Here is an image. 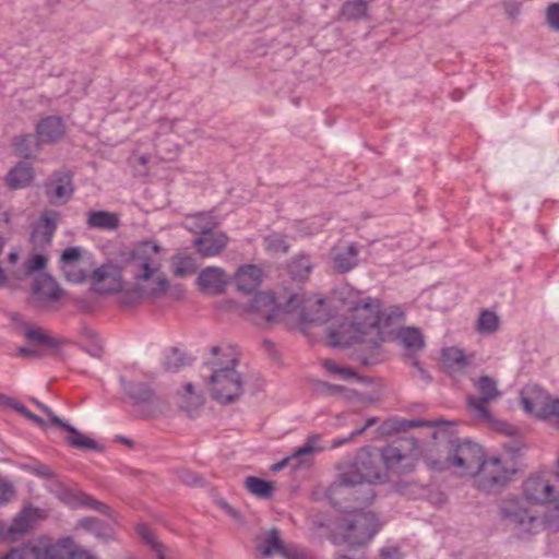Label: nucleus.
<instances>
[{
    "instance_id": "nucleus-18",
    "label": "nucleus",
    "mask_w": 559,
    "mask_h": 559,
    "mask_svg": "<svg viewBox=\"0 0 559 559\" xmlns=\"http://www.w3.org/2000/svg\"><path fill=\"white\" fill-rule=\"evenodd\" d=\"M227 284V277L223 269L209 266L199 274L198 285L200 289L209 295L222 294Z\"/></svg>"
},
{
    "instance_id": "nucleus-15",
    "label": "nucleus",
    "mask_w": 559,
    "mask_h": 559,
    "mask_svg": "<svg viewBox=\"0 0 559 559\" xmlns=\"http://www.w3.org/2000/svg\"><path fill=\"white\" fill-rule=\"evenodd\" d=\"M46 193L55 205L67 203L73 193L71 176L68 173L55 174L46 185Z\"/></svg>"
},
{
    "instance_id": "nucleus-39",
    "label": "nucleus",
    "mask_w": 559,
    "mask_h": 559,
    "mask_svg": "<svg viewBox=\"0 0 559 559\" xmlns=\"http://www.w3.org/2000/svg\"><path fill=\"white\" fill-rule=\"evenodd\" d=\"M62 428L70 433V436L67 438V441L71 447L76 449H97V443L94 440L82 435L72 425L67 423Z\"/></svg>"
},
{
    "instance_id": "nucleus-12",
    "label": "nucleus",
    "mask_w": 559,
    "mask_h": 559,
    "mask_svg": "<svg viewBox=\"0 0 559 559\" xmlns=\"http://www.w3.org/2000/svg\"><path fill=\"white\" fill-rule=\"evenodd\" d=\"M475 386L479 393V397L468 396V407L479 418L489 420L490 414L485 404L496 400L500 395V392L497 389V383L490 377L483 376L475 382Z\"/></svg>"
},
{
    "instance_id": "nucleus-47",
    "label": "nucleus",
    "mask_w": 559,
    "mask_h": 559,
    "mask_svg": "<svg viewBox=\"0 0 559 559\" xmlns=\"http://www.w3.org/2000/svg\"><path fill=\"white\" fill-rule=\"evenodd\" d=\"M78 498H79V501L83 506L88 507V508L94 509V510H97V511H99L103 514L110 515L109 507H107L106 504L95 500L93 497H91V496H88L86 493L80 492Z\"/></svg>"
},
{
    "instance_id": "nucleus-36",
    "label": "nucleus",
    "mask_w": 559,
    "mask_h": 559,
    "mask_svg": "<svg viewBox=\"0 0 559 559\" xmlns=\"http://www.w3.org/2000/svg\"><path fill=\"white\" fill-rule=\"evenodd\" d=\"M245 487L250 493L259 498H270L273 492V483L254 476H248L245 479Z\"/></svg>"
},
{
    "instance_id": "nucleus-31",
    "label": "nucleus",
    "mask_w": 559,
    "mask_h": 559,
    "mask_svg": "<svg viewBox=\"0 0 559 559\" xmlns=\"http://www.w3.org/2000/svg\"><path fill=\"white\" fill-rule=\"evenodd\" d=\"M258 549L262 552L264 557H270L275 552L281 555L285 554L284 544L280 537V530L272 528L270 530L263 540L258 545Z\"/></svg>"
},
{
    "instance_id": "nucleus-16",
    "label": "nucleus",
    "mask_w": 559,
    "mask_h": 559,
    "mask_svg": "<svg viewBox=\"0 0 559 559\" xmlns=\"http://www.w3.org/2000/svg\"><path fill=\"white\" fill-rule=\"evenodd\" d=\"M379 457L385 467L396 473L405 472L412 462V456L404 450L403 442H393L382 449Z\"/></svg>"
},
{
    "instance_id": "nucleus-29",
    "label": "nucleus",
    "mask_w": 559,
    "mask_h": 559,
    "mask_svg": "<svg viewBox=\"0 0 559 559\" xmlns=\"http://www.w3.org/2000/svg\"><path fill=\"white\" fill-rule=\"evenodd\" d=\"M173 273L178 277H186L197 272L198 264L191 254L178 253L171 258Z\"/></svg>"
},
{
    "instance_id": "nucleus-44",
    "label": "nucleus",
    "mask_w": 559,
    "mask_h": 559,
    "mask_svg": "<svg viewBox=\"0 0 559 559\" xmlns=\"http://www.w3.org/2000/svg\"><path fill=\"white\" fill-rule=\"evenodd\" d=\"M80 524L82 527H85V528L94 532L99 537L108 538L110 536V532H109L110 530L107 526H105L103 524V522H100L97 519L86 518V519L81 520Z\"/></svg>"
},
{
    "instance_id": "nucleus-50",
    "label": "nucleus",
    "mask_w": 559,
    "mask_h": 559,
    "mask_svg": "<svg viewBox=\"0 0 559 559\" xmlns=\"http://www.w3.org/2000/svg\"><path fill=\"white\" fill-rule=\"evenodd\" d=\"M502 7L509 19H516L521 13L522 2L520 0H503Z\"/></svg>"
},
{
    "instance_id": "nucleus-19",
    "label": "nucleus",
    "mask_w": 559,
    "mask_h": 559,
    "mask_svg": "<svg viewBox=\"0 0 559 559\" xmlns=\"http://www.w3.org/2000/svg\"><path fill=\"white\" fill-rule=\"evenodd\" d=\"M326 447L322 444L321 442V436L320 435H311L308 437L306 442L294 450L293 454L286 459H284L282 462H278L273 465V471H280L284 466L287 465L290 461H297L298 464L306 463L307 457L313 455L314 453H319L323 451Z\"/></svg>"
},
{
    "instance_id": "nucleus-60",
    "label": "nucleus",
    "mask_w": 559,
    "mask_h": 559,
    "mask_svg": "<svg viewBox=\"0 0 559 559\" xmlns=\"http://www.w3.org/2000/svg\"><path fill=\"white\" fill-rule=\"evenodd\" d=\"M24 416H25L26 418L31 419L32 421L36 423V424H37V425H39V426H43V427H44V426L46 425V424H45V421H44L40 417H38L37 415L33 414V413H32L31 411H28V409L26 411V413L24 414Z\"/></svg>"
},
{
    "instance_id": "nucleus-52",
    "label": "nucleus",
    "mask_w": 559,
    "mask_h": 559,
    "mask_svg": "<svg viewBox=\"0 0 559 559\" xmlns=\"http://www.w3.org/2000/svg\"><path fill=\"white\" fill-rule=\"evenodd\" d=\"M24 468L26 471L31 472L32 474L43 477V478H52L53 477V473L46 465H44L41 463L25 465Z\"/></svg>"
},
{
    "instance_id": "nucleus-48",
    "label": "nucleus",
    "mask_w": 559,
    "mask_h": 559,
    "mask_svg": "<svg viewBox=\"0 0 559 559\" xmlns=\"http://www.w3.org/2000/svg\"><path fill=\"white\" fill-rule=\"evenodd\" d=\"M15 495V489L11 483L0 477V507L9 503Z\"/></svg>"
},
{
    "instance_id": "nucleus-57",
    "label": "nucleus",
    "mask_w": 559,
    "mask_h": 559,
    "mask_svg": "<svg viewBox=\"0 0 559 559\" xmlns=\"http://www.w3.org/2000/svg\"><path fill=\"white\" fill-rule=\"evenodd\" d=\"M381 559H402L401 554L395 547H385L381 550Z\"/></svg>"
},
{
    "instance_id": "nucleus-51",
    "label": "nucleus",
    "mask_w": 559,
    "mask_h": 559,
    "mask_svg": "<svg viewBox=\"0 0 559 559\" xmlns=\"http://www.w3.org/2000/svg\"><path fill=\"white\" fill-rule=\"evenodd\" d=\"M46 262L47 261L45 257L40 254L33 255L32 258L28 259V261L25 264L26 274H31L33 272L45 269Z\"/></svg>"
},
{
    "instance_id": "nucleus-55",
    "label": "nucleus",
    "mask_w": 559,
    "mask_h": 559,
    "mask_svg": "<svg viewBox=\"0 0 559 559\" xmlns=\"http://www.w3.org/2000/svg\"><path fill=\"white\" fill-rule=\"evenodd\" d=\"M69 559H97L96 556L91 554L88 550L73 545Z\"/></svg>"
},
{
    "instance_id": "nucleus-14",
    "label": "nucleus",
    "mask_w": 559,
    "mask_h": 559,
    "mask_svg": "<svg viewBox=\"0 0 559 559\" xmlns=\"http://www.w3.org/2000/svg\"><path fill=\"white\" fill-rule=\"evenodd\" d=\"M124 394L135 405H150L160 408L163 402L157 397L146 383L127 381L124 377L120 378Z\"/></svg>"
},
{
    "instance_id": "nucleus-24",
    "label": "nucleus",
    "mask_w": 559,
    "mask_h": 559,
    "mask_svg": "<svg viewBox=\"0 0 559 559\" xmlns=\"http://www.w3.org/2000/svg\"><path fill=\"white\" fill-rule=\"evenodd\" d=\"M262 281V271L252 264L243 265L238 269L235 275L236 287L239 292L251 294Z\"/></svg>"
},
{
    "instance_id": "nucleus-2",
    "label": "nucleus",
    "mask_w": 559,
    "mask_h": 559,
    "mask_svg": "<svg viewBox=\"0 0 559 559\" xmlns=\"http://www.w3.org/2000/svg\"><path fill=\"white\" fill-rule=\"evenodd\" d=\"M524 498L503 502L501 512L521 534H536L543 528L559 530V496L540 476L530 477L523 486Z\"/></svg>"
},
{
    "instance_id": "nucleus-5",
    "label": "nucleus",
    "mask_w": 559,
    "mask_h": 559,
    "mask_svg": "<svg viewBox=\"0 0 559 559\" xmlns=\"http://www.w3.org/2000/svg\"><path fill=\"white\" fill-rule=\"evenodd\" d=\"M379 454L369 448L360 449L354 462L346 471L340 474L338 485L344 487L360 486V491L364 495L362 500L370 502L374 498L372 484L384 479V475L379 466Z\"/></svg>"
},
{
    "instance_id": "nucleus-46",
    "label": "nucleus",
    "mask_w": 559,
    "mask_h": 559,
    "mask_svg": "<svg viewBox=\"0 0 559 559\" xmlns=\"http://www.w3.org/2000/svg\"><path fill=\"white\" fill-rule=\"evenodd\" d=\"M538 417L543 419H555L559 423V399L549 396Z\"/></svg>"
},
{
    "instance_id": "nucleus-63",
    "label": "nucleus",
    "mask_w": 559,
    "mask_h": 559,
    "mask_svg": "<svg viewBox=\"0 0 559 559\" xmlns=\"http://www.w3.org/2000/svg\"><path fill=\"white\" fill-rule=\"evenodd\" d=\"M323 366L331 373H334L337 370V368L340 367L338 365H336L334 361H331V360H325Z\"/></svg>"
},
{
    "instance_id": "nucleus-21",
    "label": "nucleus",
    "mask_w": 559,
    "mask_h": 559,
    "mask_svg": "<svg viewBox=\"0 0 559 559\" xmlns=\"http://www.w3.org/2000/svg\"><path fill=\"white\" fill-rule=\"evenodd\" d=\"M549 396L539 385L527 384L521 391V404L527 413L538 417Z\"/></svg>"
},
{
    "instance_id": "nucleus-13",
    "label": "nucleus",
    "mask_w": 559,
    "mask_h": 559,
    "mask_svg": "<svg viewBox=\"0 0 559 559\" xmlns=\"http://www.w3.org/2000/svg\"><path fill=\"white\" fill-rule=\"evenodd\" d=\"M278 311L275 297L270 292H260L250 301L248 313L257 325H264L273 321Z\"/></svg>"
},
{
    "instance_id": "nucleus-58",
    "label": "nucleus",
    "mask_w": 559,
    "mask_h": 559,
    "mask_svg": "<svg viewBox=\"0 0 559 559\" xmlns=\"http://www.w3.org/2000/svg\"><path fill=\"white\" fill-rule=\"evenodd\" d=\"M335 559H364V552L361 549H349L346 554H340Z\"/></svg>"
},
{
    "instance_id": "nucleus-56",
    "label": "nucleus",
    "mask_w": 559,
    "mask_h": 559,
    "mask_svg": "<svg viewBox=\"0 0 559 559\" xmlns=\"http://www.w3.org/2000/svg\"><path fill=\"white\" fill-rule=\"evenodd\" d=\"M333 374H336L344 380H360V377L353 369L342 366H340Z\"/></svg>"
},
{
    "instance_id": "nucleus-53",
    "label": "nucleus",
    "mask_w": 559,
    "mask_h": 559,
    "mask_svg": "<svg viewBox=\"0 0 559 559\" xmlns=\"http://www.w3.org/2000/svg\"><path fill=\"white\" fill-rule=\"evenodd\" d=\"M20 356L29 358H40L44 356V352L38 346L32 344L31 346H22L17 349Z\"/></svg>"
},
{
    "instance_id": "nucleus-40",
    "label": "nucleus",
    "mask_w": 559,
    "mask_h": 559,
    "mask_svg": "<svg viewBox=\"0 0 559 559\" xmlns=\"http://www.w3.org/2000/svg\"><path fill=\"white\" fill-rule=\"evenodd\" d=\"M368 3L365 0H348L343 4L342 16L346 20H360L367 16Z\"/></svg>"
},
{
    "instance_id": "nucleus-1",
    "label": "nucleus",
    "mask_w": 559,
    "mask_h": 559,
    "mask_svg": "<svg viewBox=\"0 0 559 559\" xmlns=\"http://www.w3.org/2000/svg\"><path fill=\"white\" fill-rule=\"evenodd\" d=\"M404 317V311L399 306L381 309L378 299L367 298L353 307L350 322L342 323L337 329H330L329 343L331 346H352L361 344L362 352H370L365 358V364H374L380 355V344L385 342L391 328Z\"/></svg>"
},
{
    "instance_id": "nucleus-11",
    "label": "nucleus",
    "mask_w": 559,
    "mask_h": 559,
    "mask_svg": "<svg viewBox=\"0 0 559 559\" xmlns=\"http://www.w3.org/2000/svg\"><path fill=\"white\" fill-rule=\"evenodd\" d=\"M90 280L93 290L98 294L118 293L123 287L121 270L111 263L95 269Z\"/></svg>"
},
{
    "instance_id": "nucleus-45",
    "label": "nucleus",
    "mask_w": 559,
    "mask_h": 559,
    "mask_svg": "<svg viewBox=\"0 0 559 559\" xmlns=\"http://www.w3.org/2000/svg\"><path fill=\"white\" fill-rule=\"evenodd\" d=\"M444 362L449 367H463L466 364L464 354L457 348H447L442 353Z\"/></svg>"
},
{
    "instance_id": "nucleus-43",
    "label": "nucleus",
    "mask_w": 559,
    "mask_h": 559,
    "mask_svg": "<svg viewBox=\"0 0 559 559\" xmlns=\"http://www.w3.org/2000/svg\"><path fill=\"white\" fill-rule=\"evenodd\" d=\"M264 245L266 250L273 252H286L289 245L286 241L285 236L281 234H270L264 238Z\"/></svg>"
},
{
    "instance_id": "nucleus-32",
    "label": "nucleus",
    "mask_w": 559,
    "mask_h": 559,
    "mask_svg": "<svg viewBox=\"0 0 559 559\" xmlns=\"http://www.w3.org/2000/svg\"><path fill=\"white\" fill-rule=\"evenodd\" d=\"M313 269V262L311 258L305 253H299L295 255L289 264L288 272L295 280H305L309 276L310 272Z\"/></svg>"
},
{
    "instance_id": "nucleus-30",
    "label": "nucleus",
    "mask_w": 559,
    "mask_h": 559,
    "mask_svg": "<svg viewBox=\"0 0 559 559\" xmlns=\"http://www.w3.org/2000/svg\"><path fill=\"white\" fill-rule=\"evenodd\" d=\"M217 222L215 217L209 213H199L191 216L186 226L189 230L200 234L203 236L207 233H213V229L216 227Z\"/></svg>"
},
{
    "instance_id": "nucleus-17",
    "label": "nucleus",
    "mask_w": 559,
    "mask_h": 559,
    "mask_svg": "<svg viewBox=\"0 0 559 559\" xmlns=\"http://www.w3.org/2000/svg\"><path fill=\"white\" fill-rule=\"evenodd\" d=\"M58 221L59 215L57 212L47 211L41 215L31 235V240L35 247L43 248L50 245L57 229Z\"/></svg>"
},
{
    "instance_id": "nucleus-37",
    "label": "nucleus",
    "mask_w": 559,
    "mask_h": 559,
    "mask_svg": "<svg viewBox=\"0 0 559 559\" xmlns=\"http://www.w3.org/2000/svg\"><path fill=\"white\" fill-rule=\"evenodd\" d=\"M136 532L140 535V537L152 547L156 559H170L169 556L167 555V549L165 548V546L160 544L158 540H156L153 533L146 525H138Z\"/></svg>"
},
{
    "instance_id": "nucleus-34",
    "label": "nucleus",
    "mask_w": 559,
    "mask_h": 559,
    "mask_svg": "<svg viewBox=\"0 0 559 559\" xmlns=\"http://www.w3.org/2000/svg\"><path fill=\"white\" fill-rule=\"evenodd\" d=\"M397 337L412 352H417L424 347V338L418 329L402 328L397 332Z\"/></svg>"
},
{
    "instance_id": "nucleus-23",
    "label": "nucleus",
    "mask_w": 559,
    "mask_h": 559,
    "mask_svg": "<svg viewBox=\"0 0 559 559\" xmlns=\"http://www.w3.org/2000/svg\"><path fill=\"white\" fill-rule=\"evenodd\" d=\"M403 428H419L427 427L432 429L431 437L435 440H442L450 438L453 432L456 424L454 421L449 420H423V419H411L405 420L402 424Z\"/></svg>"
},
{
    "instance_id": "nucleus-9",
    "label": "nucleus",
    "mask_w": 559,
    "mask_h": 559,
    "mask_svg": "<svg viewBox=\"0 0 559 559\" xmlns=\"http://www.w3.org/2000/svg\"><path fill=\"white\" fill-rule=\"evenodd\" d=\"M515 473L514 466H509L498 456L483 459L479 468L474 476L479 489L484 491H495L506 485L511 475Z\"/></svg>"
},
{
    "instance_id": "nucleus-3",
    "label": "nucleus",
    "mask_w": 559,
    "mask_h": 559,
    "mask_svg": "<svg viewBox=\"0 0 559 559\" xmlns=\"http://www.w3.org/2000/svg\"><path fill=\"white\" fill-rule=\"evenodd\" d=\"M238 349L229 344L211 347L202 377L207 380L212 397L227 404L236 401L243 392V379L237 370Z\"/></svg>"
},
{
    "instance_id": "nucleus-59",
    "label": "nucleus",
    "mask_w": 559,
    "mask_h": 559,
    "mask_svg": "<svg viewBox=\"0 0 559 559\" xmlns=\"http://www.w3.org/2000/svg\"><path fill=\"white\" fill-rule=\"evenodd\" d=\"M43 412L49 417L53 425L62 428L67 424V421L55 415L51 408L47 405L44 407Z\"/></svg>"
},
{
    "instance_id": "nucleus-4",
    "label": "nucleus",
    "mask_w": 559,
    "mask_h": 559,
    "mask_svg": "<svg viewBox=\"0 0 559 559\" xmlns=\"http://www.w3.org/2000/svg\"><path fill=\"white\" fill-rule=\"evenodd\" d=\"M163 249L152 240L134 246L128 267L133 280V292L141 298L158 299L165 296L169 282L162 270Z\"/></svg>"
},
{
    "instance_id": "nucleus-26",
    "label": "nucleus",
    "mask_w": 559,
    "mask_h": 559,
    "mask_svg": "<svg viewBox=\"0 0 559 559\" xmlns=\"http://www.w3.org/2000/svg\"><path fill=\"white\" fill-rule=\"evenodd\" d=\"M86 224L92 229L114 231L120 225V217L108 211H92L87 214Z\"/></svg>"
},
{
    "instance_id": "nucleus-64",
    "label": "nucleus",
    "mask_w": 559,
    "mask_h": 559,
    "mask_svg": "<svg viewBox=\"0 0 559 559\" xmlns=\"http://www.w3.org/2000/svg\"><path fill=\"white\" fill-rule=\"evenodd\" d=\"M19 260V252L16 250H12L9 254H8V261L10 264H15Z\"/></svg>"
},
{
    "instance_id": "nucleus-41",
    "label": "nucleus",
    "mask_w": 559,
    "mask_h": 559,
    "mask_svg": "<svg viewBox=\"0 0 559 559\" xmlns=\"http://www.w3.org/2000/svg\"><path fill=\"white\" fill-rule=\"evenodd\" d=\"M499 325V318L495 312L485 310L480 313L477 328L483 334H492L497 331Z\"/></svg>"
},
{
    "instance_id": "nucleus-42",
    "label": "nucleus",
    "mask_w": 559,
    "mask_h": 559,
    "mask_svg": "<svg viewBox=\"0 0 559 559\" xmlns=\"http://www.w3.org/2000/svg\"><path fill=\"white\" fill-rule=\"evenodd\" d=\"M188 364V358L185 353L178 348H171L166 355L164 360V367L171 372L178 371L181 367Z\"/></svg>"
},
{
    "instance_id": "nucleus-61",
    "label": "nucleus",
    "mask_w": 559,
    "mask_h": 559,
    "mask_svg": "<svg viewBox=\"0 0 559 559\" xmlns=\"http://www.w3.org/2000/svg\"><path fill=\"white\" fill-rule=\"evenodd\" d=\"M9 407L15 409L17 413L22 414L23 416L27 411V408L23 404L16 402L13 399H12V403L9 404Z\"/></svg>"
},
{
    "instance_id": "nucleus-28",
    "label": "nucleus",
    "mask_w": 559,
    "mask_h": 559,
    "mask_svg": "<svg viewBox=\"0 0 559 559\" xmlns=\"http://www.w3.org/2000/svg\"><path fill=\"white\" fill-rule=\"evenodd\" d=\"M34 178V170L27 163H20L10 170L7 176L8 186L11 189H21L31 183Z\"/></svg>"
},
{
    "instance_id": "nucleus-27",
    "label": "nucleus",
    "mask_w": 559,
    "mask_h": 559,
    "mask_svg": "<svg viewBox=\"0 0 559 559\" xmlns=\"http://www.w3.org/2000/svg\"><path fill=\"white\" fill-rule=\"evenodd\" d=\"M33 293L40 300H57L60 297V289L53 278L41 274L35 278Z\"/></svg>"
},
{
    "instance_id": "nucleus-62",
    "label": "nucleus",
    "mask_w": 559,
    "mask_h": 559,
    "mask_svg": "<svg viewBox=\"0 0 559 559\" xmlns=\"http://www.w3.org/2000/svg\"><path fill=\"white\" fill-rule=\"evenodd\" d=\"M350 440H352V439H348V437H346V438H340V439H336V440H334V441L331 443L330 448H331V449L340 448V447L344 445L345 443L349 442Z\"/></svg>"
},
{
    "instance_id": "nucleus-49",
    "label": "nucleus",
    "mask_w": 559,
    "mask_h": 559,
    "mask_svg": "<svg viewBox=\"0 0 559 559\" xmlns=\"http://www.w3.org/2000/svg\"><path fill=\"white\" fill-rule=\"evenodd\" d=\"M546 22L554 31H559V3H551L546 12Z\"/></svg>"
},
{
    "instance_id": "nucleus-7",
    "label": "nucleus",
    "mask_w": 559,
    "mask_h": 559,
    "mask_svg": "<svg viewBox=\"0 0 559 559\" xmlns=\"http://www.w3.org/2000/svg\"><path fill=\"white\" fill-rule=\"evenodd\" d=\"M484 457L483 447L469 439L450 441L447 463L450 467L457 468L462 476H474Z\"/></svg>"
},
{
    "instance_id": "nucleus-22",
    "label": "nucleus",
    "mask_w": 559,
    "mask_h": 559,
    "mask_svg": "<svg viewBox=\"0 0 559 559\" xmlns=\"http://www.w3.org/2000/svg\"><path fill=\"white\" fill-rule=\"evenodd\" d=\"M330 255L333 267L341 273L348 272L357 265L358 250L354 243L335 246Z\"/></svg>"
},
{
    "instance_id": "nucleus-6",
    "label": "nucleus",
    "mask_w": 559,
    "mask_h": 559,
    "mask_svg": "<svg viewBox=\"0 0 559 559\" xmlns=\"http://www.w3.org/2000/svg\"><path fill=\"white\" fill-rule=\"evenodd\" d=\"M74 542L71 537H63L52 543L41 538L21 548H15L0 559H69Z\"/></svg>"
},
{
    "instance_id": "nucleus-33",
    "label": "nucleus",
    "mask_w": 559,
    "mask_h": 559,
    "mask_svg": "<svg viewBox=\"0 0 559 559\" xmlns=\"http://www.w3.org/2000/svg\"><path fill=\"white\" fill-rule=\"evenodd\" d=\"M24 336L34 345L39 348H57L59 346V342L48 335L40 328H26L24 330Z\"/></svg>"
},
{
    "instance_id": "nucleus-35",
    "label": "nucleus",
    "mask_w": 559,
    "mask_h": 559,
    "mask_svg": "<svg viewBox=\"0 0 559 559\" xmlns=\"http://www.w3.org/2000/svg\"><path fill=\"white\" fill-rule=\"evenodd\" d=\"M40 150V141L32 134L22 135L15 140V151L24 158H32Z\"/></svg>"
},
{
    "instance_id": "nucleus-10",
    "label": "nucleus",
    "mask_w": 559,
    "mask_h": 559,
    "mask_svg": "<svg viewBox=\"0 0 559 559\" xmlns=\"http://www.w3.org/2000/svg\"><path fill=\"white\" fill-rule=\"evenodd\" d=\"M60 269L71 283H82L88 277L91 260L80 247L67 248L60 257Z\"/></svg>"
},
{
    "instance_id": "nucleus-8",
    "label": "nucleus",
    "mask_w": 559,
    "mask_h": 559,
    "mask_svg": "<svg viewBox=\"0 0 559 559\" xmlns=\"http://www.w3.org/2000/svg\"><path fill=\"white\" fill-rule=\"evenodd\" d=\"M338 530L350 546H362L373 537L379 524L372 512L357 511L350 518L344 519Z\"/></svg>"
},
{
    "instance_id": "nucleus-38",
    "label": "nucleus",
    "mask_w": 559,
    "mask_h": 559,
    "mask_svg": "<svg viewBox=\"0 0 559 559\" xmlns=\"http://www.w3.org/2000/svg\"><path fill=\"white\" fill-rule=\"evenodd\" d=\"M203 404V396L194 391L192 383H187L180 394V407L191 413Z\"/></svg>"
},
{
    "instance_id": "nucleus-20",
    "label": "nucleus",
    "mask_w": 559,
    "mask_h": 559,
    "mask_svg": "<svg viewBox=\"0 0 559 559\" xmlns=\"http://www.w3.org/2000/svg\"><path fill=\"white\" fill-rule=\"evenodd\" d=\"M228 237L223 233H207L193 240L198 252L202 257H216L227 246Z\"/></svg>"
},
{
    "instance_id": "nucleus-54",
    "label": "nucleus",
    "mask_w": 559,
    "mask_h": 559,
    "mask_svg": "<svg viewBox=\"0 0 559 559\" xmlns=\"http://www.w3.org/2000/svg\"><path fill=\"white\" fill-rule=\"evenodd\" d=\"M178 477L183 484L189 486H197L202 481V479L195 473L189 469L180 471Z\"/></svg>"
},
{
    "instance_id": "nucleus-25",
    "label": "nucleus",
    "mask_w": 559,
    "mask_h": 559,
    "mask_svg": "<svg viewBox=\"0 0 559 559\" xmlns=\"http://www.w3.org/2000/svg\"><path fill=\"white\" fill-rule=\"evenodd\" d=\"M36 132L40 143H53L63 136L64 124L59 117H47L39 121Z\"/></svg>"
}]
</instances>
